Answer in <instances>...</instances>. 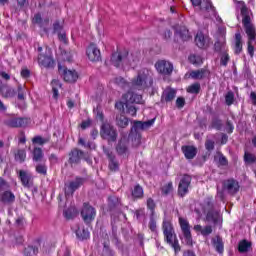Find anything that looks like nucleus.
<instances>
[{
    "instance_id": "50",
    "label": "nucleus",
    "mask_w": 256,
    "mask_h": 256,
    "mask_svg": "<svg viewBox=\"0 0 256 256\" xmlns=\"http://www.w3.org/2000/svg\"><path fill=\"white\" fill-rule=\"evenodd\" d=\"M147 207L148 209H150L151 211L155 210V201H153V199L149 198L147 200Z\"/></svg>"
},
{
    "instance_id": "7",
    "label": "nucleus",
    "mask_w": 256,
    "mask_h": 256,
    "mask_svg": "<svg viewBox=\"0 0 256 256\" xmlns=\"http://www.w3.org/2000/svg\"><path fill=\"white\" fill-rule=\"evenodd\" d=\"M200 11L206 19H213V17H217V10L215 9V6H213V2H211V0H204L200 7Z\"/></svg>"
},
{
    "instance_id": "32",
    "label": "nucleus",
    "mask_w": 256,
    "mask_h": 256,
    "mask_svg": "<svg viewBox=\"0 0 256 256\" xmlns=\"http://www.w3.org/2000/svg\"><path fill=\"white\" fill-rule=\"evenodd\" d=\"M15 159L19 163H23V161L27 159V152H25V150H18L17 153L15 154Z\"/></svg>"
},
{
    "instance_id": "38",
    "label": "nucleus",
    "mask_w": 256,
    "mask_h": 256,
    "mask_svg": "<svg viewBox=\"0 0 256 256\" xmlns=\"http://www.w3.org/2000/svg\"><path fill=\"white\" fill-rule=\"evenodd\" d=\"M244 160H245L246 163H255L256 158H255V155H253L249 152H245Z\"/></svg>"
},
{
    "instance_id": "12",
    "label": "nucleus",
    "mask_w": 256,
    "mask_h": 256,
    "mask_svg": "<svg viewBox=\"0 0 256 256\" xmlns=\"http://www.w3.org/2000/svg\"><path fill=\"white\" fill-rule=\"evenodd\" d=\"M191 185V176L184 175L180 180L178 186V194L180 197H185L189 193V186Z\"/></svg>"
},
{
    "instance_id": "55",
    "label": "nucleus",
    "mask_w": 256,
    "mask_h": 256,
    "mask_svg": "<svg viewBox=\"0 0 256 256\" xmlns=\"http://www.w3.org/2000/svg\"><path fill=\"white\" fill-rule=\"evenodd\" d=\"M214 129H221V120H214L212 123Z\"/></svg>"
},
{
    "instance_id": "14",
    "label": "nucleus",
    "mask_w": 256,
    "mask_h": 256,
    "mask_svg": "<svg viewBox=\"0 0 256 256\" xmlns=\"http://www.w3.org/2000/svg\"><path fill=\"white\" fill-rule=\"evenodd\" d=\"M195 43L200 49H207L209 47V37L202 34V32H198L195 37Z\"/></svg>"
},
{
    "instance_id": "64",
    "label": "nucleus",
    "mask_w": 256,
    "mask_h": 256,
    "mask_svg": "<svg viewBox=\"0 0 256 256\" xmlns=\"http://www.w3.org/2000/svg\"><path fill=\"white\" fill-rule=\"evenodd\" d=\"M184 256H195V253L188 251V252L184 253Z\"/></svg>"
},
{
    "instance_id": "24",
    "label": "nucleus",
    "mask_w": 256,
    "mask_h": 256,
    "mask_svg": "<svg viewBox=\"0 0 256 256\" xmlns=\"http://www.w3.org/2000/svg\"><path fill=\"white\" fill-rule=\"evenodd\" d=\"M52 85V91L55 99L59 97V89H61V82L57 79L52 80L51 82Z\"/></svg>"
},
{
    "instance_id": "27",
    "label": "nucleus",
    "mask_w": 256,
    "mask_h": 256,
    "mask_svg": "<svg viewBox=\"0 0 256 256\" xmlns=\"http://www.w3.org/2000/svg\"><path fill=\"white\" fill-rule=\"evenodd\" d=\"M19 175L22 185H24V187H29L30 177L28 176L27 172L20 170Z\"/></svg>"
},
{
    "instance_id": "62",
    "label": "nucleus",
    "mask_w": 256,
    "mask_h": 256,
    "mask_svg": "<svg viewBox=\"0 0 256 256\" xmlns=\"http://www.w3.org/2000/svg\"><path fill=\"white\" fill-rule=\"evenodd\" d=\"M250 99L252 100L253 105H256V93L251 92Z\"/></svg>"
},
{
    "instance_id": "8",
    "label": "nucleus",
    "mask_w": 256,
    "mask_h": 256,
    "mask_svg": "<svg viewBox=\"0 0 256 256\" xmlns=\"http://www.w3.org/2000/svg\"><path fill=\"white\" fill-rule=\"evenodd\" d=\"M58 71L66 83H75V81L79 79V74H77V71L67 69L65 66H58Z\"/></svg>"
},
{
    "instance_id": "46",
    "label": "nucleus",
    "mask_w": 256,
    "mask_h": 256,
    "mask_svg": "<svg viewBox=\"0 0 256 256\" xmlns=\"http://www.w3.org/2000/svg\"><path fill=\"white\" fill-rule=\"evenodd\" d=\"M37 173H40L41 175L47 174V167L45 165H38L36 166Z\"/></svg>"
},
{
    "instance_id": "13",
    "label": "nucleus",
    "mask_w": 256,
    "mask_h": 256,
    "mask_svg": "<svg viewBox=\"0 0 256 256\" xmlns=\"http://www.w3.org/2000/svg\"><path fill=\"white\" fill-rule=\"evenodd\" d=\"M101 136L103 139H108V141H115L117 139V132L110 124H103L101 128Z\"/></svg>"
},
{
    "instance_id": "29",
    "label": "nucleus",
    "mask_w": 256,
    "mask_h": 256,
    "mask_svg": "<svg viewBox=\"0 0 256 256\" xmlns=\"http://www.w3.org/2000/svg\"><path fill=\"white\" fill-rule=\"evenodd\" d=\"M205 73H206V71L204 69L195 70V71L190 72V77L192 79H203V77H205Z\"/></svg>"
},
{
    "instance_id": "47",
    "label": "nucleus",
    "mask_w": 256,
    "mask_h": 256,
    "mask_svg": "<svg viewBox=\"0 0 256 256\" xmlns=\"http://www.w3.org/2000/svg\"><path fill=\"white\" fill-rule=\"evenodd\" d=\"M176 107H178V109H182V107H185V98L183 97L177 98Z\"/></svg>"
},
{
    "instance_id": "42",
    "label": "nucleus",
    "mask_w": 256,
    "mask_h": 256,
    "mask_svg": "<svg viewBox=\"0 0 256 256\" xmlns=\"http://www.w3.org/2000/svg\"><path fill=\"white\" fill-rule=\"evenodd\" d=\"M76 235L80 238V239H89V231L87 230H83L81 232V230H78L76 232Z\"/></svg>"
},
{
    "instance_id": "15",
    "label": "nucleus",
    "mask_w": 256,
    "mask_h": 256,
    "mask_svg": "<svg viewBox=\"0 0 256 256\" xmlns=\"http://www.w3.org/2000/svg\"><path fill=\"white\" fill-rule=\"evenodd\" d=\"M81 185H83V179L78 178L73 182H70L68 185H66L65 187V193L66 195H73V192L77 189H79V187H81Z\"/></svg>"
},
{
    "instance_id": "10",
    "label": "nucleus",
    "mask_w": 256,
    "mask_h": 256,
    "mask_svg": "<svg viewBox=\"0 0 256 256\" xmlns=\"http://www.w3.org/2000/svg\"><path fill=\"white\" fill-rule=\"evenodd\" d=\"M95 215H97V212H95V208H93L89 204L83 205L81 216L83 221H85V223H91V221L95 219Z\"/></svg>"
},
{
    "instance_id": "59",
    "label": "nucleus",
    "mask_w": 256,
    "mask_h": 256,
    "mask_svg": "<svg viewBox=\"0 0 256 256\" xmlns=\"http://www.w3.org/2000/svg\"><path fill=\"white\" fill-rule=\"evenodd\" d=\"M193 7H201V0H190Z\"/></svg>"
},
{
    "instance_id": "21",
    "label": "nucleus",
    "mask_w": 256,
    "mask_h": 256,
    "mask_svg": "<svg viewBox=\"0 0 256 256\" xmlns=\"http://www.w3.org/2000/svg\"><path fill=\"white\" fill-rule=\"evenodd\" d=\"M194 231H196V233H201V235L206 237L207 235H211V233H213V228L211 226H205L203 228L202 225H195Z\"/></svg>"
},
{
    "instance_id": "44",
    "label": "nucleus",
    "mask_w": 256,
    "mask_h": 256,
    "mask_svg": "<svg viewBox=\"0 0 256 256\" xmlns=\"http://www.w3.org/2000/svg\"><path fill=\"white\" fill-rule=\"evenodd\" d=\"M220 63H221V65L226 67L227 63H229V54H227V53L222 54Z\"/></svg>"
},
{
    "instance_id": "48",
    "label": "nucleus",
    "mask_w": 256,
    "mask_h": 256,
    "mask_svg": "<svg viewBox=\"0 0 256 256\" xmlns=\"http://www.w3.org/2000/svg\"><path fill=\"white\" fill-rule=\"evenodd\" d=\"M109 167L111 171H117L119 169V164L115 160H110Z\"/></svg>"
},
{
    "instance_id": "4",
    "label": "nucleus",
    "mask_w": 256,
    "mask_h": 256,
    "mask_svg": "<svg viewBox=\"0 0 256 256\" xmlns=\"http://www.w3.org/2000/svg\"><path fill=\"white\" fill-rule=\"evenodd\" d=\"M111 62L115 67H125L129 65L134 69L139 64V54H129L127 52H115L111 57Z\"/></svg>"
},
{
    "instance_id": "35",
    "label": "nucleus",
    "mask_w": 256,
    "mask_h": 256,
    "mask_svg": "<svg viewBox=\"0 0 256 256\" xmlns=\"http://www.w3.org/2000/svg\"><path fill=\"white\" fill-rule=\"evenodd\" d=\"M81 151L79 150H73L70 154V161L71 163H77L79 161V155H81Z\"/></svg>"
},
{
    "instance_id": "5",
    "label": "nucleus",
    "mask_w": 256,
    "mask_h": 256,
    "mask_svg": "<svg viewBox=\"0 0 256 256\" xmlns=\"http://www.w3.org/2000/svg\"><path fill=\"white\" fill-rule=\"evenodd\" d=\"M163 233L167 243H169V245L174 248L175 253H179V251H181V246H179V241L177 240V236H175L171 222H163Z\"/></svg>"
},
{
    "instance_id": "3",
    "label": "nucleus",
    "mask_w": 256,
    "mask_h": 256,
    "mask_svg": "<svg viewBox=\"0 0 256 256\" xmlns=\"http://www.w3.org/2000/svg\"><path fill=\"white\" fill-rule=\"evenodd\" d=\"M153 72L147 68L141 69L136 77L131 80V86L133 89H137L138 91H145V89L151 87L153 85Z\"/></svg>"
},
{
    "instance_id": "17",
    "label": "nucleus",
    "mask_w": 256,
    "mask_h": 256,
    "mask_svg": "<svg viewBox=\"0 0 256 256\" xmlns=\"http://www.w3.org/2000/svg\"><path fill=\"white\" fill-rule=\"evenodd\" d=\"M38 63L41 67H53V65H55V62L51 56H45L42 54L38 56Z\"/></svg>"
},
{
    "instance_id": "22",
    "label": "nucleus",
    "mask_w": 256,
    "mask_h": 256,
    "mask_svg": "<svg viewBox=\"0 0 256 256\" xmlns=\"http://www.w3.org/2000/svg\"><path fill=\"white\" fill-rule=\"evenodd\" d=\"M182 151L186 159H193L197 155V149L193 146H183Z\"/></svg>"
},
{
    "instance_id": "30",
    "label": "nucleus",
    "mask_w": 256,
    "mask_h": 256,
    "mask_svg": "<svg viewBox=\"0 0 256 256\" xmlns=\"http://www.w3.org/2000/svg\"><path fill=\"white\" fill-rule=\"evenodd\" d=\"M117 125L118 127L124 129V127H127V125H129V119H127V117H125L124 115H120V117H117Z\"/></svg>"
},
{
    "instance_id": "56",
    "label": "nucleus",
    "mask_w": 256,
    "mask_h": 256,
    "mask_svg": "<svg viewBox=\"0 0 256 256\" xmlns=\"http://www.w3.org/2000/svg\"><path fill=\"white\" fill-rule=\"evenodd\" d=\"M58 39L59 41H62V43H67V35L65 33H60Z\"/></svg>"
},
{
    "instance_id": "52",
    "label": "nucleus",
    "mask_w": 256,
    "mask_h": 256,
    "mask_svg": "<svg viewBox=\"0 0 256 256\" xmlns=\"http://www.w3.org/2000/svg\"><path fill=\"white\" fill-rule=\"evenodd\" d=\"M206 149L208 150V151H211V150H213L214 149V147H215V143L213 142V141H211V140H208V141H206Z\"/></svg>"
},
{
    "instance_id": "23",
    "label": "nucleus",
    "mask_w": 256,
    "mask_h": 256,
    "mask_svg": "<svg viewBox=\"0 0 256 256\" xmlns=\"http://www.w3.org/2000/svg\"><path fill=\"white\" fill-rule=\"evenodd\" d=\"M176 35H179L183 41H189L191 39V34L185 27H182L180 31H176Z\"/></svg>"
},
{
    "instance_id": "28",
    "label": "nucleus",
    "mask_w": 256,
    "mask_h": 256,
    "mask_svg": "<svg viewBox=\"0 0 256 256\" xmlns=\"http://www.w3.org/2000/svg\"><path fill=\"white\" fill-rule=\"evenodd\" d=\"M249 247H251V243H249L247 240H243L238 245V251L240 253H246V251H249Z\"/></svg>"
},
{
    "instance_id": "1",
    "label": "nucleus",
    "mask_w": 256,
    "mask_h": 256,
    "mask_svg": "<svg viewBox=\"0 0 256 256\" xmlns=\"http://www.w3.org/2000/svg\"><path fill=\"white\" fill-rule=\"evenodd\" d=\"M236 4V8L240 9V13L242 15V24L244 25L245 33L248 37V54L250 55L251 59H253L255 55V39H256V29L253 23H251V11L245 5V2L233 0Z\"/></svg>"
},
{
    "instance_id": "9",
    "label": "nucleus",
    "mask_w": 256,
    "mask_h": 256,
    "mask_svg": "<svg viewBox=\"0 0 256 256\" xmlns=\"http://www.w3.org/2000/svg\"><path fill=\"white\" fill-rule=\"evenodd\" d=\"M86 56L92 63H97V61H101V50L95 44H90L86 48Z\"/></svg>"
},
{
    "instance_id": "43",
    "label": "nucleus",
    "mask_w": 256,
    "mask_h": 256,
    "mask_svg": "<svg viewBox=\"0 0 256 256\" xmlns=\"http://www.w3.org/2000/svg\"><path fill=\"white\" fill-rule=\"evenodd\" d=\"M0 92L2 93V95L4 97H11V95H12L11 89H9L7 87L3 88V87L0 86Z\"/></svg>"
},
{
    "instance_id": "31",
    "label": "nucleus",
    "mask_w": 256,
    "mask_h": 256,
    "mask_svg": "<svg viewBox=\"0 0 256 256\" xmlns=\"http://www.w3.org/2000/svg\"><path fill=\"white\" fill-rule=\"evenodd\" d=\"M10 127H23L25 125V119L15 118L9 122Z\"/></svg>"
},
{
    "instance_id": "57",
    "label": "nucleus",
    "mask_w": 256,
    "mask_h": 256,
    "mask_svg": "<svg viewBox=\"0 0 256 256\" xmlns=\"http://www.w3.org/2000/svg\"><path fill=\"white\" fill-rule=\"evenodd\" d=\"M29 75H30V72L27 68L22 69L21 77H23L24 79H27V77H29Z\"/></svg>"
},
{
    "instance_id": "40",
    "label": "nucleus",
    "mask_w": 256,
    "mask_h": 256,
    "mask_svg": "<svg viewBox=\"0 0 256 256\" xmlns=\"http://www.w3.org/2000/svg\"><path fill=\"white\" fill-rule=\"evenodd\" d=\"M214 245L218 253H223V242L221 241V238H217L216 241H214Z\"/></svg>"
},
{
    "instance_id": "49",
    "label": "nucleus",
    "mask_w": 256,
    "mask_h": 256,
    "mask_svg": "<svg viewBox=\"0 0 256 256\" xmlns=\"http://www.w3.org/2000/svg\"><path fill=\"white\" fill-rule=\"evenodd\" d=\"M32 142L36 145H43V143H45V140H43L41 136H36L32 139Z\"/></svg>"
},
{
    "instance_id": "36",
    "label": "nucleus",
    "mask_w": 256,
    "mask_h": 256,
    "mask_svg": "<svg viewBox=\"0 0 256 256\" xmlns=\"http://www.w3.org/2000/svg\"><path fill=\"white\" fill-rule=\"evenodd\" d=\"M200 89H201V85H199V83H195V84L190 85L187 88V92L188 93H199Z\"/></svg>"
},
{
    "instance_id": "33",
    "label": "nucleus",
    "mask_w": 256,
    "mask_h": 256,
    "mask_svg": "<svg viewBox=\"0 0 256 256\" xmlns=\"http://www.w3.org/2000/svg\"><path fill=\"white\" fill-rule=\"evenodd\" d=\"M33 161H43V150H41V148L34 149Z\"/></svg>"
},
{
    "instance_id": "63",
    "label": "nucleus",
    "mask_w": 256,
    "mask_h": 256,
    "mask_svg": "<svg viewBox=\"0 0 256 256\" xmlns=\"http://www.w3.org/2000/svg\"><path fill=\"white\" fill-rule=\"evenodd\" d=\"M60 29H61V25H59V23H55L54 24V30L59 31Z\"/></svg>"
},
{
    "instance_id": "2",
    "label": "nucleus",
    "mask_w": 256,
    "mask_h": 256,
    "mask_svg": "<svg viewBox=\"0 0 256 256\" xmlns=\"http://www.w3.org/2000/svg\"><path fill=\"white\" fill-rule=\"evenodd\" d=\"M133 103H143V96L133 92H128L122 96V101L116 103V109L119 111H125L126 107V109H128L127 113H129V115L135 116L137 115V108L133 106Z\"/></svg>"
},
{
    "instance_id": "20",
    "label": "nucleus",
    "mask_w": 256,
    "mask_h": 256,
    "mask_svg": "<svg viewBox=\"0 0 256 256\" xmlns=\"http://www.w3.org/2000/svg\"><path fill=\"white\" fill-rule=\"evenodd\" d=\"M177 95V92L171 88H167L162 95V101H166L167 103L169 101H173Z\"/></svg>"
},
{
    "instance_id": "41",
    "label": "nucleus",
    "mask_w": 256,
    "mask_h": 256,
    "mask_svg": "<svg viewBox=\"0 0 256 256\" xmlns=\"http://www.w3.org/2000/svg\"><path fill=\"white\" fill-rule=\"evenodd\" d=\"M171 191H173V183L171 182L162 187V193L164 195H168V193H171Z\"/></svg>"
},
{
    "instance_id": "54",
    "label": "nucleus",
    "mask_w": 256,
    "mask_h": 256,
    "mask_svg": "<svg viewBox=\"0 0 256 256\" xmlns=\"http://www.w3.org/2000/svg\"><path fill=\"white\" fill-rule=\"evenodd\" d=\"M149 229H151V231H157V222H155V220L149 222Z\"/></svg>"
},
{
    "instance_id": "18",
    "label": "nucleus",
    "mask_w": 256,
    "mask_h": 256,
    "mask_svg": "<svg viewBox=\"0 0 256 256\" xmlns=\"http://www.w3.org/2000/svg\"><path fill=\"white\" fill-rule=\"evenodd\" d=\"M224 189L228 190V193H237L239 191V183L235 180H227L224 182Z\"/></svg>"
},
{
    "instance_id": "19",
    "label": "nucleus",
    "mask_w": 256,
    "mask_h": 256,
    "mask_svg": "<svg viewBox=\"0 0 256 256\" xmlns=\"http://www.w3.org/2000/svg\"><path fill=\"white\" fill-rule=\"evenodd\" d=\"M243 51V42H242V37L241 33H236L235 34V44H234V53L236 55H239Z\"/></svg>"
},
{
    "instance_id": "6",
    "label": "nucleus",
    "mask_w": 256,
    "mask_h": 256,
    "mask_svg": "<svg viewBox=\"0 0 256 256\" xmlns=\"http://www.w3.org/2000/svg\"><path fill=\"white\" fill-rule=\"evenodd\" d=\"M179 223L183 233L182 241L186 243V245H193V237L191 236V227L189 226V222L187 219L180 217Z\"/></svg>"
},
{
    "instance_id": "39",
    "label": "nucleus",
    "mask_w": 256,
    "mask_h": 256,
    "mask_svg": "<svg viewBox=\"0 0 256 256\" xmlns=\"http://www.w3.org/2000/svg\"><path fill=\"white\" fill-rule=\"evenodd\" d=\"M225 101L227 105H233V101H235V95L233 92H228L225 96Z\"/></svg>"
},
{
    "instance_id": "37",
    "label": "nucleus",
    "mask_w": 256,
    "mask_h": 256,
    "mask_svg": "<svg viewBox=\"0 0 256 256\" xmlns=\"http://www.w3.org/2000/svg\"><path fill=\"white\" fill-rule=\"evenodd\" d=\"M190 63H193V65H201L203 63V59L200 58V56L191 55L189 57Z\"/></svg>"
},
{
    "instance_id": "53",
    "label": "nucleus",
    "mask_w": 256,
    "mask_h": 256,
    "mask_svg": "<svg viewBox=\"0 0 256 256\" xmlns=\"http://www.w3.org/2000/svg\"><path fill=\"white\" fill-rule=\"evenodd\" d=\"M125 151H127V147L121 145V143H120V144L117 146V152H118L120 155H123V153H125Z\"/></svg>"
},
{
    "instance_id": "11",
    "label": "nucleus",
    "mask_w": 256,
    "mask_h": 256,
    "mask_svg": "<svg viewBox=\"0 0 256 256\" xmlns=\"http://www.w3.org/2000/svg\"><path fill=\"white\" fill-rule=\"evenodd\" d=\"M156 70L162 75H171L173 73V64L166 60H160L155 64Z\"/></svg>"
},
{
    "instance_id": "58",
    "label": "nucleus",
    "mask_w": 256,
    "mask_h": 256,
    "mask_svg": "<svg viewBox=\"0 0 256 256\" xmlns=\"http://www.w3.org/2000/svg\"><path fill=\"white\" fill-rule=\"evenodd\" d=\"M90 125H91V120H87V121L82 122L81 127L83 129H87V127H89Z\"/></svg>"
},
{
    "instance_id": "45",
    "label": "nucleus",
    "mask_w": 256,
    "mask_h": 256,
    "mask_svg": "<svg viewBox=\"0 0 256 256\" xmlns=\"http://www.w3.org/2000/svg\"><path fill=\"white\" fill-rule=\"evenodd\" d=\"M215 161H219L220 165H227V158H225L221 154H218L217 156H215Z\"/></svg>"
},
{
    "instance_id": "51",
    "label": "nucleus",
    "mask_w": 256,
    "mask_h": 256,
    "mask_svg": "<svg viewBox=\"0 0 256 256\" xmlns=\"http://www.w3.org/2000/svg\"><path fill=\"white\" fill-rule=\"evenodd\" d=\"M116 83H118L120 87H129V83L125 82V79L123 78L116 79Z\"/></svg>"
},
{
    "instance_id": "25",
    "label": "nucleus",
    "mask_w": 256,
    "mask_h": 256,
    "mask_svg": "<svg viewBox=\"0 0 256 256\" xmlns=\"http://www.w3.org/2000/svg\"><path fill=\"white\" fill-rule=\"evenodd\" d=\"M206 219L212 223H217L219 221V212L210 210L206 215Z\"/></svg>"
},
{
    "instance_id": "60",
    "label": "nucleus",
    "mask_w": 256,
    "mask_h": 256,
    "mask_svg": "<svg viewBox=\"0 0 256 256\" xmlns=\"http://www.w3.org/2000/svg\"><path fill=\"white\" fill-rule=\"evenodd\" d=\"M33 23H41V15L36 14L33 18Z\"/></svg>"
},
{
    "instance_id": "34",
    "label": "nucleus",
    "mask_w": 256,
    "mask_h": 256,
    "mask_svg": "<svg viewBox=\"0 0 256 256\" xmlns=\"http://www.w3.org/2000/svg\"><path fill=\"white\" fill-rule=\"evenodd\" d=\"M132 196L136 199H141L143 197V188L141 186H135L134 190L132 191Z\"/></svg>"
},
{
    "instance_id": "26",
    "label": "nucleus",
    "mask_w": 256,
    "mask_h": 256,
    "mask_svg": "<svg viewBox=\"0 0 256 256\" xmlns=\"http://www.w3.org/2000/svg\"><path fill=\"white\" fill-rule=\"evenodd\" d=\"M2 201H4V203H13V201H15V194L10 191H6L2 195Z\"/></svg>"
},
{
    "instance_id": "61",
    "label": "nucleus",
    "mask_w": 256,
    "mask_h": 256,
    "mask_svg": "<svg viewBox=\"0 0 256 256\" xmlns=\"http://www.w3.org/2000/svg\"><path fill=\"white\" fill-rule=\"evenodd\" d=\"M1 77L3 79H5L6 81H9L11 79V76H9V74L5 73V72H1L0 73Z\"/></svg>"
},
{
    "instance_id": "16",
    "label": "nucleus",
    "mask_w": 256,
    "mask_h": 256,
    "mask_svg": "<svg viewBox=\"0 0 256 256\" xmlns=\"http://www.w3.org/2000/svg\"><path fill=\"white\" fill-rule=\"evenodd\" d=\"M153 123H155V119L149 120L147 122L135 121L132 127V131H143V129L151 127Z\"/></svg>"
}]
</instances>
